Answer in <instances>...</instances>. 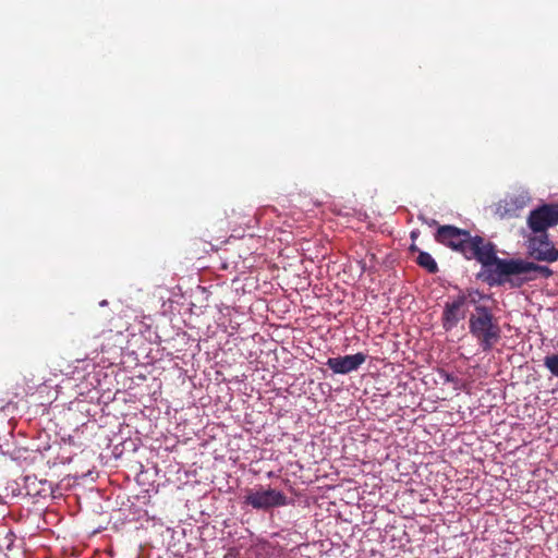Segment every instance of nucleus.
<instances>
[{
  "mask_svg": "<svg viewBox=\"0 0 558 558\" xmlns=\"http://www.w3.org/2000/svg\"><path fill=\"white\" fill-rule=\"evenodd\" d=\"M474 257L482 265L478 278L489 287L520 289L531 282L527 276V259L521 257H499L495 246H471Z\"/></svg>",
  "mask_w": 558,
  "mask_h": 558,
  "instance_id": "f257e3e1",
  "label": "nucleus"
},
{
  "mask_svg": "<svg viewBox=\"0 0 558 558\" xmlns=\"http://www.w3.org/2000/svg\"><path fill=\"white\" fill-rule=\"evenodd\" d=\"M469 330L484 352L490 351L501 337L497 318L485 305H475L469 318Z\"/></svg>",
  "mask_w": 558,
  "mask_h": 558,
  "instance_id": "f03ea898",
  "label": "nucleus"
},
{
  "mask_svg": "<svg viewBox=\"0 0 558 558\" xmlns=\"http://www.w3.org/2000/svg\"><path fill=\"white\" fill-rule=\"evenodd\" d=\"M526 225L533 238L530 244H551L548 229L558 226V203H548L531 210Z\"/></svg>",
  "mask_w": 558,
  "mask_h": 558,
  "instance_id": "7ed1b4c3",
  "label": "nucleus"
},
{
  "mask_svg": "<svg viewBox=\"0 0 558 558\" xmlns=\"http://www.w3.org/2000/svg\"><path fill=\"white\" fill-rule=\"evenodd\" d=\"M244 504L255 510H268L287 506L288 497L275 488L258 486L257 488L246 490Z\"/></svg>",
  "mask_w": 558,
  "mask_h": 558,
  "instance_id": "20e7f679",
  "label": "nucleus"
},
{
  "mask_svg": "<svg viewBox=\"0 0 558 558\" xmlns=\"http://www.w3.org/2000/svg\"><path fill=\"white\" fill-rule=\"evenodd\" d=\"M435 240L440 244H484V239L480 235H472L466 229H460L454 226H440Z\"/></svg>",
  "mask_w": 558,
  "mask_h": 558,
  "instance_id": "39448f33",
  "label": "nucleus"
},
{
  "mask_svg": "<svg viewBox=\"0 0 558 558\" xmlns=\"http://www.w3.org/2000/svg\"><path fill=\"white\" fill-rule=\"evenodd\" d=\"M466 303V295L460 293L451 302H447L444 307L441 324L446 331L452 330L461 319L464 318L463 306Z\"/></svg>",
  "mask_w": 558,
  "mask_h": 558,
  "instance_id": "423d86ee",
  "label": "nucleus"
},
{
  "mask_svg": "<svg viewBox=\"0 0 558 558\" xmlns=\"http://www.w3.org/2000/svg\"><path fill=\"white\" fill-rule=\"evenodd\" d=\"M367 355L365 353L359 352L352 355L329 357L326 362V365L335 373V374H349L353 371L360 368V366L366 361Z\"/></svg>",
  "mask_w": 558,
  "mask_h": 558,
  "instance_id": "0eeeda50",
  "label": "nucleus"
},
{
  "mask_svg": "<svg viewBox=\"0 0 558 558\" xmlns=\"http://www.w3.org/2000/svg\"><path fill=\"white\" fill-rule=\"evenodd\" d=\"M524 204L525 202L522 196H508L498 202L496 214L501 218L513 216L519 209L523 208Z\"/></svg>",
  "mask_w": 558,
  "mask_h": 558,
  "instance_id": "6e6552de",
  "label": "nucleus"
},
{
  "mask_svg": "<svg viewBox=\"0 0 558 558\" xmlns=\"http://www.w3.org/2000/svg\"><path fill=\"white\" fill-rule=\"evenodd\" d=\"M527 254L531 258L541 262L554 263L558 259L556 246H529Z\"/></svg>",
  "mask_w": 558,
  "mask_h": 558,
  "instance_id": "1a4fd4ad",
  "label": "nucleus"
},
{
  "mask_svg": "<svg viewBox=\"0 0 558 558\" xmlns=\"http://www.w3.org/2000/svg\"><path fill=\"white\" fill-rule=\"evenodd\" d=\"M538 275L544 278H549L553 275L551 269L547 266L537 265L531 260H527V276H531V281L537 279Z\"/></svg>",
  "mask_w": 558,
  "mask_h": 558,
  "instance_id": "9d476101",
  "label": "nucleus"
},
{
  "mask_svg": "<svg viewBox=\"0 0 558 558\" xmlns=\"http://www.w3.org/2000/svg\"><path fill=\"white\" fill-rule=\"evenodd\" d=\"M416 262L430 274H436L438 271L437 263L429 253L418 252Z\"/></svg>",
  "mask_w": 558,
  "mask_h": 558,
  "instance_id": "9b49d317",
  "label": "nucleus"
},
{
  "mask_svg": "<svg viewBox=\"0 0 558 558\" xmlns=\"http://www.w3.org/2000/svg\"><path fill=\"white\" fill-rule=\"evenodd\" d=\"M544 365L554 376L558 377V354L545 356Z\"/></svg>",
  "mask_w": 558,
  "mask_h": 558,
  "instance_id": "f8f14e48",
  "label": "nucleus"
},
{
  "mask_svg": "<svg viewBox=\"0 0 558 558\" xmlns=\"http://www.w3.org/2000/svg\"><path fill=\"white\" fill-rule=\"evenodd\" d=\"M332 211L336 214V215H343V216H349L350 213L348 210H342V209H337L336 207L332 208Z\"/></svg>",
  "mask_w": 558,
  "mask_h": 558,
  "instance_id": "ddd939ff",
  "label": "nucleus"
},
{
  "mask_svg": "<svg viewBox=\"0 0 558 558\" xmlns=\"http://www.w3.org/2000/svg\"><path fill=\"white\" fill-rule=\"evenodd\" d=\"M441 377H442L446 381H453V380H454V377H453L451 374H449V373H444V374L441 375Z\"/></svg>",
  "mask_w": 558,
  "mask_h": 558,
  "instance_id": "4468645a",
  "label": "nucleus"
},
{
  "mask_svg": "<svg viewBox=\"0 0 558 558\" xmlns=\"http://www.w3.org/2000/svg\"><path fill=\"white\" fill-rule=\"evenodd\" d=\"M283 238H278V241L289 243L290 232H283Z\"/></svg>",
  "mask_w": 558,
  "mask_h": 558,
  "instance_id": "2eb2a0df",
  "label": "nucleus"
},
{
  "mask_svg": "<svg viewBox=\"0 0 558 558\" xmlns=\"http://www.w3.org/2000/svg\"><path fill=\"white\" fill-rule=\"evenodd\" d=\"M451 247H452L453 250H456V251H463V248H464L465 246H458V245H454V246H451Z\"/></svg>",
  "mask_w": 558,
  "mask_h": 558,
  "instance_id": "dca6fc26",
  "label": "nucleus"
},
{
  "mask_svg": "<svg viewBox=\"0 0 558 558\" xmlns=\"http://www.w3.org/2000/svg\"><path fill=\"white\" fill-rule=\"evenodd\" d=\"M107 304H108L107 300H102V301L99 303V305H100V306H106Z\"/></svg>",
  "mask_w": 558,
  "mask_h": 558,
  "instance_id": "f3484780",
  "label": "nucleus"
},
{
  "mask_svg": "<svg viewBox=\"0 0 558 558\" xmlns=\"http://www.w3.org/2000/svg\"><path fill=\"white\" fill-rule=\"evenodd\" d=\"M411 238H412V240H413V241L415 240L416 234H415V232H414V231H413V232H411Z\"/></svg>",
  "mask_w": 558,
  "mask_h": 558,
  "instance_id": "a211bd4d",
  "label": "nucleus"
}]
</instances>
